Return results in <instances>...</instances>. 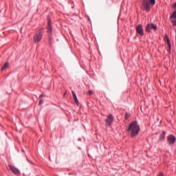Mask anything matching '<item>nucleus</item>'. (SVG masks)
<instances>
[{"label": "nucleus", "instance_id": "1", "mask_svg": "<svg viewBox=\"0 0 176 176\" xmlns=\"http://www.w3.org/2000/svg\"><path fill=\"white\" fill-rule=\"evenodd\" d=\"M128 131L131 132V137L132 138L138 135V133H140V126L138 125L137 121H133L130 123L128 128Z\"/></svg>", "mask_w": 176, "mask_h": 176}, {"label": "nucleus", "instance_id": "2", "mask_svg": "<svg viewBox=\"0 0 176 176\" xmlns=\"http://www.w3.org/2000/svg\"><path fill=\"white\" fill-rule=\"evenodd\" d=\"M156 3L155 0H143L142 6L146 12L151 10V5L153 6Z\"/></svg>", "mask_w": 176, "mask_h": 176}, {"label": "nucleus", "instance_id": "3", "mask_svg": "<svg viewBox=\"0 0 176 176\" xmlns=\"http://www.w3.org/2000/svg\"><path fill=\"white\" fill-rule=\"evenodd\" d=\"M42 36H43V32L41 30L38 31L34 36V43H39L42 40Z\"/></svg>", "mask_w": 176, "mask_h": 176}, {"label": "nucleus", "instance_id": "4", "mask_svg": "<svg viewBox=\"0 0 176 176\" xmlns=\"http://www.w3.org/2000/svg\"><path fill=\"white\" fill-rule=\"evenodd\" d=\"M113 116H112V114L109 115L107 119L105 120L107 127L111 126L112 123H113Z\"/></svg>", "mask_w": 176, "mask_h": 176}, {"label": "nucleus", "instance_id": "5", "mask_svg": "<svg viewBox=\"0 0 176 176\" xmlns=\"http://www.w3.org/2000/svg\"><path fill=\"white\" fill-rule=\"evenodd\" d=\"M151 30H154V31H156V30H157V25L153 23H150L146 25V32H151Z\"/></svg>", "mask_w": 176, "mask_h": 176}, {"label": "nucleus", "instance_id": "6", "mask_svg": "<svg viewBox=\"0 0 176 176\" xmlns=\"http://www.w3.org/2000/svg\"><path fill=\"white\" fill-rule=\"evenodd\" d=\"M8 170H10V171H12L16 175H19V174H20V170H19L17 168L13 166L12 165H9Z\"/></svg>", "mask_w": 176, "mask_h": 176}, {"label": "nucleus", "instance_id": "7", "mask_svg": "<svg viewBox=\"0 0 176 176\" xmlns=\"http://www.w3.org/2000/svg\"><path fill=\"white\" fill-rule=\"evenodd\" d=\"M136 32L138 35H140V36H144V28H142V25H138L136 26Z\"/></svg>", "mask_w": 176, "mask_h": 176}, {"label": "nucleus", "instance_id": "8", "mask_svg": "<svg viewBox=\"0 0 176 176\" xmlns=\"http://www.w3.org/2000/svg\"><path fill=\"white\" fill-rule=\"evenodd\" d=\"M176 138L174 135H170L168 137V142L170 145H173L175 143Z\"/></svg>", "mask_w": 176, "mask_h": 176}, {"label": "nucleus", "instance_id": "9", "mask_svg": "<svg viewBox=\"0 0 176 176\" xmlns=\"http://www.w3.org/2000/svg\"><path fill=\"white\" fill-rule=\"evenodd\" d=\"M47 32H48V36L50 39V38H52V23H50V20H48V25H47Z\"/></svg>", "mask_w": 176, "mask_h": 176}, {"label": "nucleus", "instance_id": "10", "mask_svg": "<svg viewBox=\"0 0 176 176\" xmlns=\"http://www.w3.org/2000/svg\"><path fill=\"white\" fill-rule=\"evenodd\" d=\"M164 40L167 43V45H170V39L168 38V36L167 34H165L164 36Z\"/></svg>", "mask_w": 176, "mask_h": 176}, {"label": "nucleus", "instance_id": "11", "mask_svg": "<svg viewBox=\"0 0 176 176\" xmlns=\"http://www.w3.org/2000/svg\"><path fill=\"white\" fill-rule=\"evenodd\" d=\"M166 138V131H162V133L160 136V141H163V140H164Z\"/></svg>", "mask_w": 176, "mask_h": 176}, {"label": "nucleus", "instance_id": "12", "mask_svg": "<svg viewBox=\"0 0 176 176\" xmlns=\"http://www.w3.org/2000/svg\"><path fill=\"white\" fill-rule=\"evenodd\" d=\"M6 68H9V63L7 62L4 64V65L1 68V71H5Z\"/></svg>", "mask_w": 176, "mask_h": 176}, {"label": "nucleus", "instance_id": "13", "mask_svg": "<svg viewBox=\"0 0 176 176\" xmlns=\"http://www.w3.org/2000/svg\"><path fill=\"white\" fill-rule=\"evenodd\" d=\"M74 102H76V104L78 105V104H79V100H78V97L74 96L73 97Z\"/></svg>", "mask_w": 176, "mask_h": 176}, {"label": "nucleus", "instance_id": "14", "mask_svg": "<svg viewBox=\"0 0 176 176\" xmlns=\"http://www.w3.org/2000/svg\"><path fill=\"white\" fill-rule=\"evenodd\" d=\"M170 19H176V11L173 12V14L170 16Z\"/></svg>", "mask_w": 176, "mask_h": 176}, {"label": "nucleus", "instance_id": "15", "mask_svg": "<svg viewBox=\"0 0 176 176\" xmlns=\"http://www.w3.org/2000/svg\"><path fill=\"white\" fill-rule=\"evenodd\" d=\"M167 51L168 52V53H170V52H171V45H168Z\"/></svg>", "mask_w": 176, "mask_h": 176}, {"label": "nucleus", "instance_id": "16", "mask_svg": "<svg viewBox=\"0 0 176 176\" xmlns=\"http://www.w3.org/2000/svg\"><path fill=\"white\" fill-rule=\"evenodd\" d=\"M129 118H130V114L129 113H125V119L127 120V119H129Z\"/></svg>", "mask_w": 176, "mask_h": 176}, {"label": "nucleus", "instance_id": "17", "mask_svg": "<svg viewBox=\"0 0 176 176\" xmlns=\"http://www.w3.org/2000/svg\"><path fill=\"white\" fill-rule=\"evenodd\" d=\"M42 104H43V100L40 99V101H39L38 105H42Z\"/></svg>", "mask_w": 176, "mask_h": 176}, {"label": "nucleus", "instance_id": "18", "mask_svg": "<svg viewBox=\"0 0 176 176\" xmlns=\"http://www.w3.org/2000/svg\"><path fill=\"white\" fill-rule=\"evenodd\" d=\"M72 93L73 98L76 97V94H75L74 91H72Z\"/></svg>", "mask_w": 176, "mask_h": 176}, {"label": "nucleus", "instance_id": "19", "mask_svg": "<svg viewBox=\"0 0 176 176\" xmlns=\"http://www.w3.org/2000/svg\"><path fill=\"white\" fill-rule=\"evenodd\" d=\"M43 97H45V94H41V95H40L39 98L42 99V98H43Z\"/></svg>", "mask_w": 176, "mask_h": 176}, {"label": "nucleus", "instance_id": "20", "mask_svg": "<svg viewBox=\"0 0 176 176\" xmlns=\"http://www.w3.org/2000/svg\"><path fill=\"white\" fill-rule=\"evenodd\" d=\"M88 94H89V96H91V94H93V91H88Z\"/></svg>", "mask_w": 176, "mask_h": 176}, {"label": "nucleus", "instance_id": "21", "mask_svg": "<svg viewBox=\"0 0 176 176\" xmlns=\"http://www.w3.org/2000/svg\"><path fill=\"white\" fill-rule=\"evenodd\" d=\"M158 176H164V174H163V173H160Z\"/></svg>", "mask_w": 176, "mask_h": 176}, {"label": "nucleus", "instance_id": "22", "mask_svg": "<svg viewBox=\"0 0 176 176\" xmlns=\"http://www.w3.org/2000/svg\"><path fill=\"white\" fill-rule=\"evenodd\" d=\"M174 9H176V3L173 5Z\"/></svg>", "mask_w": 176, "mask_h": 176}]
</instances>
